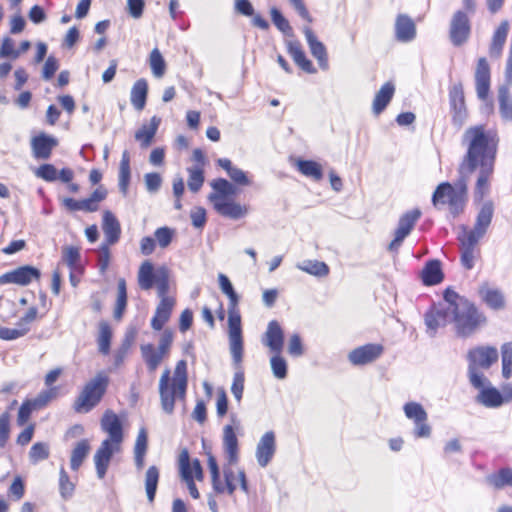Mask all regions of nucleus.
Wrapping results in <instances>:
<instances>
[{"label": "nucleus", "instance_id": "nucleus-6", "mask_svg": "<svg viewBox=\"0 0 512 512\" xmlns=\"http://www.w3.org/2000/svg\"><path fill=\"white\" fill-rule=\"evenodd\" d=\"M467 172L461 174L455 185L448 182L439 184L432 196V203L436 208L448 205L450 212L456 216L464 209L467 199Z\"/></svg>", "mask_w": 512, "mask_h": 512}, {"label": "nucleus", "instance_id": "nucleus-1", "mask_svg": "<svg viewBox=\"0 0 512 512\" xmlns=\"http://www.w3.org/2000/svg\"><path fill=\"white\" fill-rule=\"evenodd\" d=\"M463 143L467 145L468 149L460 166V173L470 174L479 168L474 198L477 201H482L490 191L498 138L494 131L485 130L483 125H477L464 132Z\"/></svg>", "mask_w": 512, "mask_h": 512}, {"label": "nucleus", "instance_id": "nucleus-32", "mask_svg": "<svg viewBox=\"0 0 512 512\" xmlns=\"http://www.w3.org/2000/svg\"><path fill=\"white\" fill-rule=\"evenodd\" d=\"M422 281L425 285H436L443 280L441 263L439 260H430L427 262L421 272Z\"/></svg>", "mask_w": 512, "mask_h": 512}, {"label": "nucleus", "instance_id": "nucleus-39", "mask_svg": "<svg viewBox=\"0 0 512 512\" xmlns=\"http://www.w3.org/2000/svg\"><path fill=\"white\" fill-rule=\"evenodd\" d=\"M141 353L150 372H154L165 357L152 344L142 345Z\"/></svg>", "mask_w": 512, "mask_h": 512}, {"label": "nucleus", "instance_id": "nucleus-13", "mask_svg": "<svg viewBox=\"0 0 512 512\" xmlns=\"http://www.w3.org/2000/svg\"><path fill=\"white\" fill-rule=\"evenodd\" d=\"M449 100L452 110V122L455 126L461 128L467 119V109L463 87L460 83L453 85L450 89Z\"/></svg>", "mask_w": 512, "mask_h": 512}, {"label": "nucleus", "instance_id": "nucleus-19", "mask_svg": "<svg viewBox=\"0 0 512 512\" xmlns=\"http://www.w3.org/2000/svg\"><path fill=\"white\" fill-rule=\"evenodd\" d=\"M276 451V440L273 431H268L260 438L256 447V459L261 467H266Z\"/></svg>", "mask_w": 512, "mask_h": 512}, {"label": "nucleus", "instance_id": "nucleus-51", "mask_svg": "<svg viewBox=\"0 0 512 512\" xmlns=\"http://www.w3.org/2000/svg\"><path fill=\"white\" fill-rule=\"evenodd\" d=\"M218 282H219V287H220L221 291L229 299L228 305H238L239 296L235 292L233 285H232L231 281L229 280V278L226 275L220 273L218 275Z\"/></svg>", "mask_w": 512, "mask_h": 512}, {"label": "nucleus", "instance_id": "nucleus-44", "mask_svg": "<svg viewBox=\"0 0 512 512\" xmlns=\"http://www.w3.org/2000/svg\"><path fill=\"white\" fill-rule=\"evenodd\" d=\"M159 481V470L156 466H150L145 474V490L149 502L155 499Z\"/></svg>", "mask_w": 512, "mask_h": 512}, {"label": "nucleus", "instance_id": "nucleus-53", "mask_svg": "<svg viewBox=\"0 0 512 512\" xmlns=\"http://www.w3.org/2000/svg\"><path fill=\"white\" fill-rule=\"evenodd\" d=\"M189 173L188 188L196 193L198 192L204 183V173L200 167H189L187 169Z\"/></svg>", "mask_w": 512, "mask_h": 512}, {"label": "nucleus", "instance_id": "nucleus-8", "mask_svg": "<svg viewBox=\"0 0 512 512\" xmlns=\"http://www.w3.org/2000/svg\"><path fill=\"white\" fill-rule=\"evenodd\" d=\"M453 309L452 322L455 323L457 334L462 337L470 336L485 322V317L470 302H460Z\"/></svg>", "mask_w": 512, "mask_h": 512}, {"label": "nucleus", "instance_id": "nucleus-46", "mask_svg": "<svg viewBox=\"0 0 512 512\" xmlns=\"http://www.w3.org/2000/svg\"><path fill=\"white\" fill-rule=\"evenodd\" d=\"M486 481L494 488L500 489L505 485L512 486V469L503 468L498 473L488 475Z\"/></svg>", "mask_w": 512, "mask_h": 512}, {"label": "nucleus", "instance_id": "nucleus-60", "mask_svg": "<svg viewBox=\"0 0 512 512\" xmlns=\"http://www.w3.org/2000/svg\"><path fill=\"white\" fill-rule=\"evenodd\" d=\"M271 19L274 25L284 34H290L292 32V28L288 22V20L281 14V12L277 8H272L270 11Z\"/></svg>", "mask_w": 512, "mask_h": 512}, {"label": "nucleus", "instance_id": "nucleus-61", "mask_svg": "<svg viewBox=\"0 0 512 512\" xmlns=\"http://www.w3.org/2000/svg\"><path fill=\"white\" fill-rule=\"evenodd\" d=\"M35 175L48 182L58 179V171L52 164H43L37 168Z\"/></svg>", "mask_w": 512, "mask_h": 512}, {"label": "nucleus", "instance_id": "nucleus-52", "mask_svg": "<svg viewBox=\"0 0 512 512\" xmlns=\"http://www.w3.org/2000/svg\"><path fill=\"white\" fill-rule=\"evenodd\" d=\"M502 375L505 379L512 376V342L504 343L501 347Z\"/></svg>", "mask_w": 512, "mask_h": 512}, {"label": "nucleus", "instance_id": "nucleus-43", "mask_svg": "<svg viewBox=\"0 0 512 512\" xmlns=\"http://www.w3.org/2000/svg\"><path fill=\"white\" fill-rule=\"evenodd\" d=\"M90 451V444L89 441L86 439H83L79 441L75 448L72 451L71 454V469L76 471L79 469L81 464L83 463L84 459L87 457L88 453Z\"/></svg>", "mask_w": 512, "mask_h": 512}, {"label": "nucleus", "instance_id": "nucleus-57", "mask_svg": "<svg viewBox=\"0 0 512 512\" xmlns=\"http://www.w3.org/2000/svg\"><path fill=\"white\" fill-rule=\"evenodd\" d=\"M63 206L71 211H85V212H94V207H92L89 201L86 199L83 200H75L73 198H63L62 199Z\"/></svg>", "mask_w": 512, "mask_h": 512}, {"label": "nucleus", "instance_id": "nucleus-14", "mask_svg": "<svg viewBox=\"0 0 512 512\" xmlns=\"http://www.w3.org/2000/svg\"><path fill=\"white\" fill-rule=\"evenodd\" d=\"M40 278V271L32 266H22L0 276V285L17 284L26 286L30 284L33 279Z\"/></svg>", "mask_w": 512, "mask_h": 512}, {"label": "nucleus", "instance_id": "nucleus-3", "mask_svg": "<svg viewBox=\"0 0 512 512\" xmlns=\"http://www.w3.org/2000/svg\"><path fill=\"white\" fill-rule=\"evenodd\" d=\"M101 429L108 434L94 455L97 476L103 479L114 453L119 452L124 439L123 427L119 417L108 410L101 419Z\"/></svg>", "mask_w": 512, "mask_h": 512}, {"label": "nucleus", "instance_id": "nucleus-63", "mask_svg": "<svg viewBox=\"0 0 512 512\" xmlns=\"http://www.w3.org/2000/svg\"><path fill=\"white\" fill-rule=\"evenodd\" d=\"M208 468L211 473V479H212V486L215 491H221L222 488V481L220 480V473L218 464L216 462V459L213 456H210L208 458Z\"/></svg>", "mask_w": 512, "mask_h": 512}, {"label": "nucleus", "instance_id": "nucleus-62", "mask_svg": "<svg viewBox=\"0 0 512 512\" xmlns=\"http://www.w3.org/2000/svg\"><path fill=\"white\" fill-rule=\"evenodd\" d=\"M19 56L20 51L14 48V41L9 37L4 38L0 47V58L16 60Z\"/></svg>", "mask_w": 512, "mask_h": 512}, {"label": "nucleus", "instance_id": "nucleus-41", "mask_svg": "<svg viewBox=\"0 0 512 512\" xmlns=\"http://www.w3.org/2000/svg\"><path fill=\"white\" fill-rule=\"evenodd\" d=\"M498 99L502 118L506 121H512V98L508 86H501L499 88Z\"/></svg>", "mask_w": 512, "mask_h": 512}, {"label": "nucleus", "instance_id": "nucleus-50", "mask_svg": "<svg viewBox=\"0 0 512 512\" xmlns=\"http://www.w3.org/2000/svg\"><path fill=\"white\" fill-rule=\"evenodd\" d=\"M80 251L75 246H65L62 249V261L70 270H79Z\"/></svg>", "mask_w": 512, "mask_h": 512}, {"label": "nucleus", "instance_id": "nucleus-22", "mask_svg": "<svg viewBox=\"0 0 512 512\" xmlns=\"http://www.w3.org/2000/svg\"><path fill=\"white\" fill-rule=\"evenodd\" d=\"M58 144V141L53 136L40 134L31 140V148L33 155L37 159H48L51 156L53 148Z\"/></svg>", "mask_w": 512, "mask_h": 512}, {"label": "nucleus", "instance_id": "nucleus-7", "mask_svg": "<svg viewBox=\"0 0 512 512\" xmlns=\"http://www.w3.org/2000/svg\"><path fill=\"white\" fill-rule=\"evenodd\" d=\"M468 360L470 382L475 388H480L489 382L483 373L478 371V368L488 369L498 360V351L495 347L491 346L477 347L469 351Z\"/></svg>", "mask_w": 512, "mask_h": 512}, {"label": "nucleus", "instance_id": "nucleus-34", "mask_svg": "<svg viewBox=\"0 0 512 512\" xmlns=\"http://www.w3.org/2000/svg\"><path fill=\"white\" fill-rule=\"evenodd\" d=\"M161 270L154 273V267L150 261H144L138 271V284L143 290H150L156 277L160 276Z\"/></svg>", "mask_w": 512, "mask_h": 512}, {"label": "nucleus", "instance_id": "nucleus-11", "mask_svg": "<svg viewBox=\"0 0 512 512\" xmlns=\"http://www.w3.org/2000/svg\"><path fill=\"white\" fill-rule=\"evenodd\" d=\"M405 416L414 423V435L417 438H428L431 435V427L427 423L428 414L418 402H407L403 406Z\"/></svg>", "mask_w": 512, "mask_h": 512}, {"label": "nucleus", "instance_id": "nucleus-42", "mask_svg": "<svg viewBox=\"0 0 512 512\" xmlns=\"http://www.w3.org/2000/svg\"><path fill=\"white\" fill-rule=\"evenodd\" d=\"M130 176V157L129 153L127 151H124L122 154L119 167V189L124 195H126L128 191Z\"/></svg>", "mask_w": 512, "mask_h": 512}, {"label": "nucleus", "instance_id": "nucleus-9", "mask_svg": "<svg viewBox=\"0 0 512 512\" xmlns=\"http://www.w3.org/2000/svg\"><path fill=\"white\" fill-rule=\"evenodd\" d=\"M109 383V378L104 372H99L83 388L75 401V410L88 412L95 407L104 395Z\"/></svg>", "mask_w": 512, "mask_h": 512}, {"label": "nucleus", "instance_id": "nucleus-56", "mask_svg": "<svg viewBox=\"0 0 512 512\" xmlns=\"http://www.w3.org/2000/svg\"><path fill=\"white\" fill-rule=\"evenodd\" d=\"M273 375L277 379H285L287 376V362L280 354H274L270 359Z\"/></svg>", "mask_w": 512, "mask_h": 512}, {"label": "nucleus", "instance_id": "nucleus-36", "mask_svg": "<svg viewBox=\"0 0 512 512\" xmlns=\"http://www.w3.org/2000/svg\"><path fill=\"white\" fill-rule=\"evenodd\" d=\"M147 93H148V84L145 79H138L132 89L130 94V100L132 105L135 109L138 111H141L146 104L147 99Z\"/></svg>", "mask_w": 512, "mask_h": 512}, {"label": "nucleus", "instance_id": "nucleus-23", "mask_svg": "<svg viewBox=\"0 0 512 512\" xmlns=\"http://www.w3.org/2000/svg\"><path fill=\"white\" fill-rule=\"evenodd\" d=\"M210 185L213 192L209 194L208 200L211 203L230 199V197L236 195L238 192L237 188L224 178L214 179Z\"/></svg>", "mask_w": 512, "mask_h": 512}, {"label": "nucleus", "instance_id": "nucleus-38", "mask_svg": "<svg viewBox=\"0 0 512 512\" xmlns=\"http://www.w3.org/2000/svg\"><path fill=\"white\" fill-rule=\"evenodd\" d=\"M148 446V437L145 428H141L138 432L135 445H134V459L138 469L144 466V459Z\"/></svg>", "mask_w": 512, "mask_h": 512}, {"label": "nucleus", "instance_id": "nucleus-40", "mask_svg": "<svg viewBox=\"0 0 512 512\" xmlns=\"http://www.w3.org/2000/svg\"><path fill=\"white\" fill-rule=\"evenodd\" d=\"M296 167L301 174L319 181L323 177L322 167L319 163L312 160H297Z\"/></svg>", "mask_w": 512, "mask_h": 512}, {"label": "nucleus", "instance_id": "nucleus-16", "mask_svg": "<svg viewBox=\"0 0 512 512\" xmlns=\"http://www.w3.org/2000/svg\"><path fill=\"white\" fill-rule=\"evenodd\" d=\"M262 344L266 346L270 352L281 354L284 346V331L276 320H271L265 333L262 336Z\"/></svg>", "mask_w": 512, "mask_h": 512}, {"label": "nucleus", "instance_id": "nucleus-54", "mask_svg": "<svg viewBox=\"0 0 512 512\" xmlns=\"http://www.w3.org/2000/svg\"><path fill=\"white\" fill-rule=\"evenodd\" d=\"M59 394V387H49L47 390L40 392L33 399V407L34 408H42L46 406L50 401L56 399Z\"/></svg>", "mask_w": 512, "mask_h": 512}, {"label": "nucleus", "instance_id": "nucleus-25", "mask_svg": "<svg viewBox=\"0 0 512 512\" xmlns=\"http://www.w3.org/2000/svg\"><path fill=\"white\" fill-rule=\"evenodd\" d=\"M395 34L397 40L401 42L412 41L416 36V26L414 21L407 15H398L395 22Z\"/></svg>", "mask_w": 512, "mask_h": 512}, {"label": "nucleus", "instance_id": "nucleus-35", "mask_svg": "<svg viewBox=\"0 0 512 512\" xmlns=\"http://www.w3.org/2000/svg\"><path fill=\"white\" fill-rule=\"evenodd\" d=\"M509 31L508 21H502L499 27L493 34L491 45H490V56L499 57L501 55L503 46L506 42L507 34Z\"/></svg>", "mask_w": 512, "mask_h": 512}, {"label": "nucleus", "instance_id": "nucleus-30", "mask_svg": "<svg viewBox=\"0 0 512 512\" xmlns=\"http://www.w3.org/2000/svg\"><path fill=\"white\" fill-rule=\"evenodd\" d=\"M394 92V84L392 82H386L376 93L372 105L373 112L376 115L380 114L387 107L394 95Z\"/></svg>", "mask_w": 512, "mask_h": 512}, {"label": "nucleus", "instance_id": "nucleus-29", "mask_svg": "<svg viewBox=\"0 0 512 512\" xmlns=\"http://www.w3.org/2000/svg\"><path fill=\"white\" fill-rule=\"evenodd\" d=\"M479 294L483 301L492 309H502L505 305L502 292L499 289L490 287L487 283L479 288Z\"/></svg>", "mask_w": 512, "mask_h": 512}, {"label": "nucleus", "instance_id": "nucleus-12", "mask_svg": "<svg viewBox=\"0 0 512 512\" xmlns=\"http://www.w3.org/2000/svg\"><path fill=\"white\" fill-rule=\"evenodd\" d=\"M421 217L419 209H413L404 213L398 222V227L395 231V237L389 244L390 251H396L401 246L404 239L410 234L416 222Z\"/></svg>", "mask_w": 512, "mask_h": 512}, {"label": "nucleus", "instance_id": "nucleus-49", "mask_svg": "<svg viewBox=\"0 0 512 512\" xmlns=\"http://www.w3.org/2000/svg\"><path fill=\"white\" fill-rule=\"evenodd\" d=\"M50 448L45 442H36L29 451V460L32 464H37L49 458Z\"/></svg>", "mask_w": 512, "mask_h": 512}, {"label": "nucleus", "instance_id": "nucleus-17", "mask_svg": "<svg viewBox=\"0 0 512 512\" xmlns=\"http://www.w3.org/2000/svg\"><path fill=\"white\" fill-rule=\"evenodd\" d=\"M383 353V346L380 344H366L353 349L348 354L349 361L356 366L369 364L378 359Z\"/></svg>", "mask_w": 512, "mask_h": 512}, {"label": "nucleus", "instance_id": "nucleus-58", "mask_svg": "<svg viewBox=\"0 0 512 512\" xmlns=\"http://www.w3.org/2000/svg\"><path fill=\"white\" fill-rule=\"evenodd\" d=\"M154 236L155 242H157L161 248H166L172 242L175 236V230L167 226L160 227L155 230Z\"/></svg>", "mask_w": 512, "mask_h": 512}, {"label": "nucleus", "instance_id": "nucleus-31", "mask_svg": "<svg viewBox=\"0 0 512 512\" xmlns=\"http://www.w3.org/2000/svg\"><path fill=\"white\" fill-rule=\"evenodd\" d=\"M486 383L480 387L477 401L488 408H497L504 403L501 393L493 387H486Z\"/></svg>", "mask_w": 512, "mask_h": 512}, {"label": "nucleus", "instance_id": "nucleus-2", "mask_svg": "<svg viewBox=\"0 0 512 512\" xmlns=\"http://www.w3.org/2000/svg\"><path fill=\"white\" fill-rule=\"evenodd\" d=\"M494 206L491 201L483 203L472 228L462 225L458 234L461 248V263L470 270L474 267L478 242L485 236L493 218Z\"/></svg>", "mask_w": 512, "mask_h": 512}, {"label": "nucleus", "instance_id": "nucleus-48", "mask_svg": "<svg viewBox=\"0 0 512 512\" xmlns=\"http://www.w3.org/2000/svg\"><path fill=\"white\" fill-rule=\"evenodd\" d=\"M127 304V290H126V282L123 278L118 280L117 283V301L116 307L114 310V317L116 319H120L122 314L126 308Z\"/></svg>", "mask_w": 512, "mask_h": 512}, {"label": "nucleus", "instance_id": "nucleus-55", "mask_svg": "<svg viewBox=\"0 0 512 512\" xmlns=\"http://www.w3.org/2000/svg\"><path fill=\"white\" fill-rule=\"evenodd\" d=\"M460 302H469L467 299L459 296L456 292L447 289L444 293V301L437 306L442 307L444 310H449L451 314L455 312L454 309Z\"/></svg>", "mask_w": 512, "mask_h": 512}, {"label": "nucleus", "instance_id": "nucleus-4", "mask_svg": "<svg viewBox=\"0 0 512 512\" xmlns=\"http://www.w3.org/2000/svg\"><path fill=\"white\" fill-rule=\"evenodd\" d=\"M188 386L187 362L179 360L175 366L174 374L166 368L159 380V396L162 410L172 414L176 400H183Z\"/></svg>", "mask_w": 512, "mask_h": 512}, {"label": "nucleus", "instance_id": "nucleus-64", "mask_svg": "<svg viewBox=\"0 0 512 512\" xmlns=\"http://www.w3.org/2000/svg\"><path fill=\"white\" fill-rule=\"evenodd\" d=\"M243 390H244V373L239 370L234 374L233 383L231 386V392L238 402H240L242 399Z\"/></svg>", "mask_w": 512, "mask_h": 512}, {"label": "nucleus", "instance_id": "nucleus-33", "mask_svg": "<svg viewBox=\"0 0 512 512\" xmlns=\"http://www.w3.org/2000/svg\"><path fill=\"white\" fill-rule=\"evenodd\" d=\"M160 124V119L156 116H153L151 118L150 124H144L142 127L136 131L135 133V139L141 143V146L146 148L148 147Z\"/></svg>", "mask_w": 512, "mask_h": 512}, {"label": "nucleus", "instance_id": "nucleus-27", "mask_svg": "<svg viewBox=\"0 0 512 512\" xmlns=\"http://www.w3.org/2000/svg\"><path fill=\"white\" fill-rule=\"evenodd\" d=\"M183 469L190 475L191 479L194 478L201 480L203 478V471L198 459L190 462L189 453L186 449L182 450L179 455V471L183 479Z\"/></svg>", "mask_w": 512, "mask_h": 512}, {"label": "nucleus", "instance_id": "nucleus-26", "mask_svg": "<svg viewBox=\"0 0 512 512\" xmlns=\"http://www.w3.org/2000/svg\"><path fill=\"white\" fill-rule=\"evenodd\" d=\"M212 204L217 213L231 219H239L247 214V208L235 202L231 198L214 202Z\"/></svg>", "mask_w": 512, "mask_h": 512}, {"label": "nucleus", "instance_id": "nucleus-28", "mask_svg": "<svg viewBox=\"0 0 512 512\" xmlns=\"http://www.w3.org/2000/svg\"><path fill=\"white\" fill-rule=\"evenodd\" d=\"M103 231L108 245L115 244L120 237L121 228L119 221L110 211L103 214Z\"/></svg>", "mask_w": 512, "mask_h": 512}, {"label": "nucleus", "instance_id": "nucleus-45", "mask_svg": "<svg viewBox=\"0 0 512 512\" xmlns=\"http://www.w3.org/2000/svg\"><path fill=\"white\" fill-rule=\"evenodd\" d=\"M149 66L155 78H161L166 72V62L158 48H154L149 55Z\"/></svg>", "mask_w": 512, "mask_h": 512}, {"label": "nucleus", "instance_id": "nucleus-18", "mask_svg": "<svg viewBox=\"0 0 512 512\" xmlns=\"http://www.w3.org/2000/svg\"><path fill=\"white\" fill-rule=\"evenodd\" d=\"M451 316L452 314L449 310H444L442 307L437 305L433 306L425 314L427 333L431 337H434L439 328L446 326L448 323H452Z\"/></svg>", "mask_w": 512, "mask_h": 512}, {"label": "nucleus", "instance_id": "nucleus-10", "mask_svg": "<svg viewBox=\"0 0 512 512\" xmlns=\"http://www.w3.org/2000/svg\"><path fill=\"white\" fill-rule=\"evenodd\" d=\"M228 337L233 362L236 367H240L243 358V337L238 305H228Z\"/></svg>", "mask_w": 512, "mask_h": 512}, {"label": "nucleus", "instance_id": "nucleus-59", "mask_svg": "<svg viewBox=\"0 0 512 512\" xmlns=\"http://www.w3.org/2000/svg\"><path fill=\"white\" fill-rule=\"evenodd\" d=\"M59 490L63 498L67 499L74 492V484L70 481L67 472L61 468L59 473Z\"/></svg>", "mask_w": 512, "mask_h": 512}, {"label": "nucleus", "instance_id": "nucleus-5", "mask_svg": "<svg viewBox=\"0 0 512 512\" xmlns=\"http://www.w3.org/2000/svg\"><path fill=\"white\" fill-rule=\"evenodd\" d=\"M223 449L227 458L228 466H225L223 469L225 479V483H222L223 490L216 492H226L229 495H232L237 488V483L239 482L241 489L247 493L248 484L245 472L243 470H239L236 473L230 467L238 462V439L234 428L231 425H226L223 428Z\"/></svg>", "mask_w": 512, "mask_h": 512}, {"label": "nucleus", "instance_id": "nucleus-37", "mask_svg": "<svg viewBox=\"0 0 512 512\" xmlns=\"http://www.w3.org/2000/svg\"><path fill=\"white\" fill-rule=\"evenodd\" d=\"M296 268L315 277H324L329 274L328 265L318 260H304L297 263Z\"/></svg>", "mask_w": 512, "mask_h": 512}, {"label": "nucleus", "instance_id": "nucleus-24", "mask_svg": "<svg viewBox=\"0 0 512 512\" xmlns=\"http://www.w3.org/2000/svg\"><path fill=\"white\" fill-rule=\"evenodd\" d=\"M174 306V298L160 299V302L156 307L155 314L151 319V326L154 330L159 331L163 328L166 322H168Z\"/></svg>", "mask_w": 512, "mask_h": 512}, {"label": "nucleus", "instance_id": "nucleus-47", "mask_svg": "<svg viewBox=\"0 0 512 512\" xmlns=\"http://www.w3.org/2000/svg\"><path fill=\"white\" fill-rule=\"evenodd\" d=\"M112 331L109 324L105 321L99 323L98 348L102 354H108L110 351V342Z\"/></svg>", "mask_w": 512, "mask_h": 512}, {"label": "nucleus", "instance_id": "nucleus-20", "mask_svg": "<svg viewBox=\"0 0 512 512\" xmlns=\"http://www.w3.org/2000/svg\"><path fill=\"white\" fill-rule=\"evenodd\" d=\"M475 85L478 98L485 100L490 90V67L485 58H480L477 62Z\"/></svg>", "mask_w": 512, "mask_h": 512}, {"label": "nucleus", "instance_id": "nucleus-21", "mask_svg": "<svg viewBox=\"0 0 512 512\" xmlns=\"http://www.w3.org/2000/svg\"><path fill=\"white\" fill-rule=\"evenodd\" d=\"M303 33L311 54L316 58L321 69L327 70L329 67L327 51L322 42H320L312 29L308 26L303 28Z\"/></svg>", "mask_w": 512, "mask_h": 512}, {"label": "nucleus", "instance_id": "nucleus-15", "mask_svg": "<svg viewBox=\"0 0 512 512\" xmlns=\"http://www.w3.org/2000/svg\"><path fill=\"white\" fill-rule=\"evenodd\" d=\"M470 34V24L467 15L462 11H457L450 24V39L455 46L464 44Z\"/></svg>", "mask_w": 512, "mask_h": 512}]
</instances>
